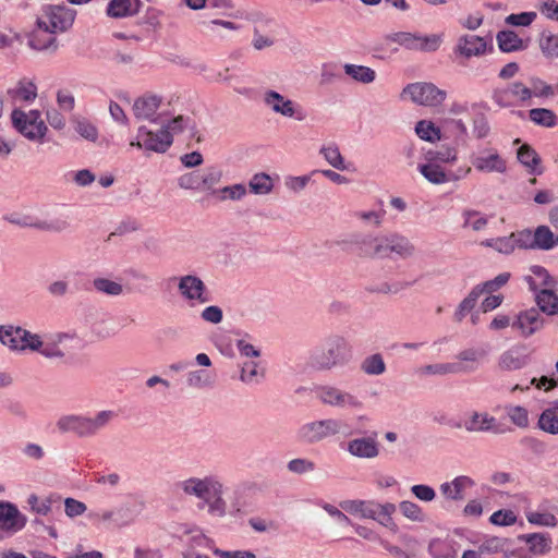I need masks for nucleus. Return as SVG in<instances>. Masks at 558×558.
Returning a JSON list of instances; mask_svg holds the SVG:
<instances>
[{"mask_svg": "<svg viewBox=\"0 0 558 558\" xmlns=\"http://www.w3.org/2000/svg\"><path fill=\"white\" fill-rule=\"evenodd\" d=\"M76 12L65 5L45 4L36 15V28L28 41L35 50L56 51L58 41L56 35L70 29Z\"/></svg>", "mask_w": 558, "mask_h": 558, "instance_id": "f257e3e1", "label": "nucleus"}, {"mask_svg": "<svg viewBox=\"0 0 558 558\" xmlns=\"http://www.w3.org/2000/svg\"><path fill=\"white\" fill-rule=\"evenodd\" d=\"M359 247L360 255L369 258H393L408 259L415 255L416 247L405 235L391 232L381 235H354L350 240Z\"/></svg>", "mask_w": 558, "mask_h": 558, "instance_id": "f03ea898", "label": "nucleus"}, {"mask_svg": "<svg viewBox=\"0 0 558 558\" xmlns=\"http://www.w3.org/2000/svg\"><path fill=\"white\" fill-rule=\"evenodd\" d=\"M16 337H19V352H37L49 360H63L65 353L60 345L73 338L68 332L40 335L22 327H16Z\"/></svg>", "mask_w": 558, "mask_h": 558, "instance_id": "7ed1b4c3", "label": "nucleus"}, {"mask_svg": "<svg viewBox=\"0 0 558 558\" xmlns=\"http://www.w3.org/2000/svg\"><path fill=\"white\" fill-rule=\"evenodd\" d=\"M117 416L112 410H101L94 415L65 414L58 418L56 426L60 433H72L78 438H89L98 435Z\"/></svg>", "mask_w": 558, "mask_h": 558, "instance_id": "20e7f679", "label": "nucleus"}, {"mask_svg": "<svg viewBox=\"0 0 558 558\" xmlns=\"http://www.w3.org/2000/svg\"><path fill=\"white\" fill-rule=\"evenodd\" d=\"M350 347L347 339L340 335H331L324 340L322 347L312 352L310 365L317 371H329L347 363Z\"/></svg>", "mask_w": 558, "mask_h": 558, "instance_id": "39448f33", "label": "nucleus"}, {"mask_svg": "<svg viewBox=\"0 0 558 558\" xmlns=\"http://www.w3.org/2000/svg\"><path fill=\"white\" fill-rule=\"evenodd\" d=\"M4 219L21 228H33L44 232L61 233L70 228L69 216L60 215L50 220H43L32 211H15L4 216Z\"/></svg>", "mask_w": 558, "mask_h": 558, "instance_id": "423d86ee", "label": "nucleus"}, {"mask_svg": "<svg viewBox=\"0 0 558 558\" xmlns=\"http://www.w3.org/2000/svg\"><path fill=\"white\" fill-rule=\"evenodd\" d=\"M447 97V93L433 83L416 82L408 84L401 92V99H410L412 102L425 106H440Z\"/></svg>", "mask_w": 558, "mask_h": 558, "instance_id": "0eeeda50", "label": "nucleus"}, {"mask_svg": "<svg viewBox=\"0 0 558 558\" xmlns=\"http://www.w3.org/2000/svg\"><path fill=\"white\" fill-rule=\"evenodd\" d=\"M317 399L325 405L347 410H362L363 400L355 393L332 385L316 388Z\"/></svg>", "mask_w": 558, "mask_h": 558, "instance_id": "6e6552de", "label": "nucleus"}, {"mask_svg": "<svg viewBox=\"0 0 558 558\" xmlns=\"http://www.w3.org/2000/svg\"><path fill=\"white\" fill-rule=\"evenodd\" d=\"M343 422L340 418H323L302 425L298 432L299 438L305 444H317L339 435Z\"/></svg>", "mask_w": 558, "mask_h": 558, "instance_id": "1a4fd4ad", "label": "nucleus"}, {"mask_svg": "<svg viewBox=\"0 0 558 558\" xmlns=\"http://www.w3.org/2000/svg\"><path fill=\"white\" fill-rule=\"evenodd\" d=\"M386 40L396 43L408 50L422 52H434L440 47L442 43L440 35H421L418 33L410 32H398L389 34L386 36Z\"/></svg>", "mask_w": 558, "mask_h": 558, "instance_id": "9d476101", "label": "nucleus"}, {"mask_svg": "<svg viewBox=\"0 0 558 558\" xmlns=\"http://www.w3.org/2000/svg\"><path fill=\"white\" fill-rule=\"evenodd\" d=\"M11 120L13 126L31 141L41 140L47 132V126L37 110L25 113L21 109H14L11 113Z\"/></svg>", "mask_w": 558, "mask_h": 558, "instance_id": "9b49d317", "label": "nucleus"}, {"mask_svg": "<svg viewBox=\"0 0 558 558\" xmlns=\"http://www.w3.org/2000/svg\"><path fill=\"white\" fill-rule=\"evenodd\" d=\"M221 481L216 475H206L204 477L192 476L179 483L180 489L187 496H194L203 501L217 494L222 487Z\"/></svg>", "mask_w": 558, "mask_h": 558, "instance_id": "f8f14e48", "label": "nucleus"}, {"mask_svg": "<svg viewBox=\"0 0 558 558\" xmlns=\"http://www.w3.org/2000/svg\"><path fill=\"white\" fill-rule=\"evenodd\" d=\"M474 169L482 173H505L507 161L496 148H483L470 156Z\"/></svg>", "mask_w": 558, "mask_h": 558, "instance_id": "ddd939ff", "label": "nucleus"}, {"mask_svg": "<svg viewBox=\"0 0 558 558\" xmlns=\"http://www.w3.org/2000/svg\"><path fill=\"white\" fill-rule=\"evenodd\" d=\"M264 104L275 113L298 121L304 120L305 116L300 106L276 90L267 89L263 94Z\"/></svg>", "mask_w": 558, "mask_h": 558, "instance_id": "4468645a", "label": "nucleus"}, {"mask_svg": "<svg viewBox=\"0 0 558 558\" xmlns=\"http://www.w3.org/2000/svg\"><path fill=\"white\" fill-rule=\"evenodd\" d=\"M178 291L183 300L191 304H205L209 301L204 281L195 275H185L178 279Z\"/></svg>", "mask_w": 558, "mask_h": 558, "instance_id": "2eb2a0df", "label": "nucleus"}, {"mask_svg": "<svg viewBox=\"0 0 558 558\" xmlns=\"http://www.w3.org/2000/svg\"><path fill=\"white\" fill-rule=\"evenodd\" d=\"M135 517L136 514L132 506L128 504L101 512L89 513L92 520H97L119 529L130 525L135 520Z\"/></svg>", "mask_w": 558, "mask_h": 558, "instance_id": "dca6fc26", "label": "nucleus"}, {"mask_svg": "<svg viewBox=\"0 0 558 558\" xmlns=\"http://www.w3.org/2000/svg\"><path fill=\"white\" fill-rule=\"evenodd\" d=\"M496 425V418L487 412L472 411L463 420V422H457L452 424L456 428H464L468 433H488L494 432Z\"/></svg>", "mask_w": 558, "mask_h": 558, "instance_id": "f3484780", "label": "nucleus"}, {"mask_svg": "<svg viewBox=\"0 0 558 558\" xmlns=\"http://www.w3.org/2000/svg\"><path fill=\"white\" fill-rule=\"evenodd\" d=\"M345 450L356 459L372 460L379 456V442L376 436L352 438L347 442Z\"/></svg>", "mask_w": 558, "mask_h": 558, "instance_id": "a211bd4d", "label": "nucleus"}, {"mask_svg": "<svg viewBox=\"0 0 558 558\" xmlns=\"http://www.w3.org/2000/svg\"><path fill=\"white\" fill-rule=\"evenodd\" d=\"M518 539L527 545L526 553L518 550L527 558L545 556L553 548V539L548 533H526L519 535Z\"/></svg>", "mask_w": 558, "mask_h": 558, "instance_id": "6ab92c4d", "label": "nucleus"}, {"mask_svg": "<svg viewBox=\"0 0 558 558\" xmlns=\"http://www.w3.org/2000/svg\"><path fill=\"white\" fill-rule=\"evenodd\" d=\"M26 522V517L14 504L0 500V529L2 531L15 533L22 530Z\"/></svg>", "mask_w": 558, "mask_h": 558, "instance_id": "aec40b11", "label": "nucleus"}, {"mask_svg": "<svg viewBox=\"0 0 558 558\" xmlns=\"http://www.w3.org/2000/svg\"><path fill=\"white\" fill-rule=\"evenodd\" d=\"M543 318L535 308L520 312L512 322V329L524 338L532 336L543 327Z\"/></svg>", "mask_w": 558, "mask_h": 558, "instance_id": "412c9836", "label": "nucleus"}, {"mask_svg": "<svg viewBox=\"0 0 558 558\" xmlns=\"http://www.w3.org/2000/svg\"><path fill=\"white\" fill-rule=\"evenodd\" d=\"M510 541L505 537L489 536L486 537L478 546L477 551L482 555L502 554L504 558H527L518 550L509 549Z\"/></svg>", "mask_w": 558, "mask_h": 558, "instance_id": "4be33fe9", "label": "nucleus"}, {"mask_svg": "<svg viewBox=\"0 0 558 558\" xmlns=\"http://www.w3.org/2000/svg\"><path fill=\"white\" fill-rule=\"evenodd\" d=\"M475 485V482L466 475L454 477L450 482H445L439 486L440 494L451 501H460L465 498V490Z\"/></svg>", "mask_w": 558, "mask_h": 558, "instance_id": "5701e85b", "label": "nucleus"}, {"mask_svg": "<svg viewBox=\"0 0 558 558\" xmlns=\"http://www.w3.org/2000/svg\"><path fill=\"white\" fill-rule=\"evenodd\" d=\"M487 41L477 35H463L459 37L454 51L462 57L470 59L481 57L486 52Z\"/></svg>", "mask_w": 558, "mask_h": 558, "instance_id": "b1692460", "label": "nucleus"}, {"mask_svg": "<svg viewBox=\"0 0 558 558\" xmlns=\"http://www.w3.org/2000/svg\"><path fill=\"white\" fill-rule=\"evenodd\" d=\"M141 133L144 137L143 145L146 150L165 153L173 142L169 130L160 129L158 132H153L145 126H141Z\"/></svg>", "mask_w": 558, "mask_h": 558, "instance_id": "393cba45", "label": "nucleus"}, {"mask_svg": "<svg viewBox=\"0 0 558 558\" xmlns=\"http://www.w3.org/2000/svg\"><path fill=\"white\" fill-rule=\"evenodd\" d=\"M161 98L157 95L146 94L137 98L133 105V111L137 119L151 120L158 108Z\"/></svg>", "mask_w": 558, "mask_h": 558, "instance_id": "a878e982", "label": "nucleus"}, {"mask_svg": "<svg viewBox=\"0 0 558 558\" xmlns=\"http://www.w3.org/2000/svg\"><path fill=\"white\" fill-rule=\"evenodd\" d=\"M8 95L13 102H32L37 97V86L33 81L22 78L14 87L8 89Z\"/></svg>", "mask_w": 558, "mask_h": 558, "instance_id": "bb28decb", "label": "nucleus"}, {"mask_svg": "<svg viewBox=\"0 0 558 558\" xmlns=\"http://www.w3.org/2000/svg\"><path fill=\"white\" fill-rule=\"evenodd\" d=\"M483 356V352L473 348L460 351L457 354V359L459 361L456 363V366L458 367L457 374L475 372L478 368L480 361Z\"/></svg>", "mask_w": 558, "mask_h": 558, "instance_id": "cd10ccee", "label": "nucleus"}, {"mask_svg": "<svg viewBox=\"0 0 558 558\" xmlns=\"http://www.w3.org/2000/svg\"><path fill=\"white\" fill-rule=\"evenodd\" d=\"M141 5V0H111L107 7V14L114 19L132 16L138 13Z\"/></svg>", "mask_w": 558, "mask_h": 558, "instance_id": "c85d7f7f", "label": "nucleus"}, {"mask_svg": "<svg viewBox=\"0 0 558 558\" xmlns=\"http://www.w3.org/2000/svg\"><path fill=\"white\" fill-rule=\"evenodd\" d=\"M535 300L543 313L550 316L558 314V295L553 291V287L541 288Z\"/></svg>", "mask_w": 558, "mask_h": 558, "instance_id": "c756f323", "label": "nucleus"}, {"mask_svg": "<svg viewBox=\"0 0 558 558\" xmlns=\"http://www.w3.org/2000/svg\"><path fill=\"white\" fill-rule=\"evenodd\" d=\"M265 377V368L259 362L246 361L241 365L240 380L248 386L258 385Z\"/></svg>", "mask_w": 558, "mask_h": 558, "instance_id": "7c9ffc66", "label": "nucleus"}, {"mask_svg": "<svg viewBox=\"0 0 558 558\" xmlns=\"http://www.w3.org/2000/svg\"><path fill=\"white\" fill-rule=\"evenodd\" d=\"M532 275L525 277V281L529 284L530 289L533 291H537L544 287H554L556 281L551 278L548 271L538 265L532 266L530 268Z\"/></svg>", "mask_w": 558, "mask_h": 558, "instance_id": "2f4dec72", "label": "nucleus"}, {"mask_svg": "<svg viewBox=\"0 0 558 558\" xmlns=\"http://www.w3.org/2000/svg\"><path fill=\"white\" fill-rule=\"evenodd\" d=\"M518 160L527 169L530 173L541 174L543 172L541 165V157L527 144L522 145L518 149Z\"/></svg>", "mask_w": 558, "mask_h": 558, "instance_id": "473e14b6", "label": "nucleus"}, {"mask_svg": "<svg viewBox=\"0 0 558 558\" xmlns=\"http://www.w3.org/2000/svg\"><path fill=\"white\" fill-rule=\"evenodd\" d=\"M399 541L404 548L392 545L384 538L379 539V544L386 551L396 558H412V555L408 550L416 543L415 539L407 534H402L399 536Z\"/></svg>", "mask_w": 558, "mask_h": 558, "instance_id": "72a5a7b5", "label": "nucleus"}, {"mask_svg": "<svg viewBox=\"0 0 558 558\" xmlns=\"http://www.w3.org/2000/svg\"><path fill=\"white\" fill-rule=\"evenodd\" d=\"M215 381L216 376L207 369H195L186 374V384L194 389L211 388Z\"/></svg>", "mask_w": 558, "mask_h": 558, "instance_id": "f704fd0d", "label": "nucleus"}, {"mask_svg": "<svg viewBox=\"0 0 558 558\" xmlns=\"http://www.w3.org/2000/svg\"><path fill=\"white\" fill-rule=\"evenodd\" d=\"M498 47L502 52L523 50V40L513 31H500L496 36Z\"/></svg>", "mask_w": 558, "mask_h": 558, "instance_id": "c9c22d12", "label": "nucleus"}, {"mask_svg": "<svg viewBox=\"0 0 558 558\" xmlns=\"http://www.w3.org/2000/svg\"><path fill=\"white\" fill-rule=\"evenodd\" d=\"M534 250H551L558 244V236L547 226H538L534 230Z\"/></svg>", "mask_w": 558, "mask_h": 558, "instance_id": "e433bc0d", "label": "nucleus"}, {"mask_svg": "<svg viewBox=\"0 0 558 558\" xmlns=\"http://www.w3.org/2000/svg\"><path fill=\"white\" fill-rule=\"evenodd\" d=\"M375 506H376V502L372 501V500H368V501H366V500H350V501H345L341 505V507L345 511H348L352 514H357L363 519L374 518Z\"/></svg>", "mask_w": 558, "mask_h": 558, "instance_id": "4c0bfd02", "label": "nucleus"}, {"mask_svg": "<svg viewBox=\"0 0 558 558\" xmlns=\"http://www.w3.org/2000/svg\"><path fill=\"white\" fill-rule=\"evenodd\" d=\"M483 294V288L481 286H475L466 298L462 300L459 304L457 311L454 312L456 322L460 323L462 319L471 313L474 306L477 303L478 298Z\"/></svg>", "mask_w": 558, "mask_h": 558, "instance_id": "58836bf2", "label": "nucleus"}, {"mask_svg": "<svg viewBox=\"0 0 558 558\" xmlns=\"http://www.w3.org/2000/svg\"><path fill=\"white\" fill-rule=\"evenodd\" d=\"M397 507L396 505L391 502L386 504H378L376 502L374 512V518H371L372 520L377 521L381 525L389 527L391 531L397 530V525L395 524L392 520V514L395 513Z\"/></svg>", "mask_w": 558, "mask_h": 558, "instance_id": "ea45409f", "label": "nucleus"}, {"mask_svg": "<svg viewBox=\"0 0 558 558\" xmlns=\"http://www.w3.org/2000/svg\"><path fill=\"white\" fill-rule=\"evenodd\" d=\"M92 284L96 292L104 295L118 296L123 293V286L120 282L105 277L94 278Z\"/></svg>", "mask_w": 558, "mask_h": 558, "instance_id": "a19ab883", "label": "nucleus"}, {"mask_svg": "<svg viewBox=\"0 0 558 558\" xmlns=\"http://www.w3.org/2000/svg\"><path fill=\"white\" fill-rule=\"evenodd\" d=\"M23 46V37L16 32L4 33L0 31V50L9 56H16Z\"/></svg>", "mask_w": 558, "mask_h": 558, "instance_id": "79ce46f5", "label": "nucleus"}, {"mask_svg": "<svg viewBox=\"0 0 558 558\" xmlns=\"http://www.w3.org/2000/svg\"><path fill=\"white\" fill-rule=\"evenodd\" d=\"M418 170L422 175L433 184H442L451 181V177H449L444 169L434 163H425L420 165Z\"/></svg>", "mask_w": 558, "mask_h": 558, "instance_id": "37998d69", "label": "nucleus"}, {"mask_svg": "<svg viewBox=\"0 0 558 558\" xmlns=\"http://www.w3.org/2000/svg\"><path fill=\"white\" fill-rule=\"evenodd\" d=\"M343 69L347 75L352 77L354 81L363 84H369L374 82L376 78V72L368 66L357 64H345Z\"/></svg>", "mask_w": 558, "mask_h": 558, "instance_id": "c03bdc74", "label": "nucleus"}, {"mask_svg": "<svg viewBox=\"0 0 558 558\" xmlns=\"http://www.w3.org/2000/svg\"><path fill=\"white\" fill-rule=\"evenodd\" d=\"M360 367L364 374L369 376H379L386 372V363L380 353L366 356Z\"/></svg>", "mask_w": 558, "mask_h": 558, "instance_id": "a18cd8bd", "label": "nucleus"}, {"mask_svg": "<svg viewBox=\"0 0 558 558\" xmlns=\"http://www.w3.org/2000/svg\"><path fill=\"white\" fill-rule=\"evenodd\" d=\"M509 421L519 428H526L530 425L529 411L522 405L507 404L504 408Z\"/></svg>", "mask_w": 558, "mask_h": 558, "instance_id": "49530a36", "label": "nucleus"}, {"mask_svg": "<svg viewBox=\"0 0 558 558\" xmlns=\"http://www.w3.org/2000/svg\"><path fill=\"white\" fill-rule=\"evenodd\" d=\"M538 426L546 433H558V403L554 407L545 409L542 412L538 418Z\"/></svg>", "mask_w": 558, "mask_h": 558, "instance_id": "de8ad7c7", "label": "nucleus"}, {"mask_svg": "<svg viewBox=\"0 0 558 558\" xmlns=\"http://www.w3.org/2000/svg\"><path fill=\"white\" fill-rule=\"evenodd\" d=\"M527 356L515 351L505 352L499 360V366L506 371L521 369L527 364Z\"/></svg>", "mask_w": 558, "mask_h": 558, "instance_id": "09e8293b", "label": "nucleus"}, {"mask_svg": "<svg viewBox=\"0 0 558 558\" xmlns=\"http://www.w3.org/2000/svg\"><path fill=\"white\" fill-rule=\"evenodd\" d=\"M248 187L256 195H267L272 191L274 182L268 174L260 172L251 178Z\"/></svg>", "mask_w": 558, "mask_h": 558, "instance_id": "8fccbe9b", "label": "nucleus"}, {"mask_svg": "<svg viewBox=\"0 0 558 558\" xmlns=\"http://www.w3.org/2000/svg\"><path fill=\"white\" fill-rule=\"evenodd\" d=\"M456 363L427 364L417 369L421 376H447L457 374Z\"/></svg>", "mask_w": 558, "mask_h": 558, "instance_id": "3c124183", "label": "nucleus"}, {"mask_svg": "<svg viewBox=\"0 0 558 558\" xmlns=\"http://www.w3.org/2000/svg\"><path fill=\"white\" fill-rule=\"evenodd\" d=\"M529 117L535 124L545 128H554L558 121L556 113L553 110L546 108L531 109L529 111Z\"/></svg>", "mask_w": 558, "mask_h": 558, "instance_id": "603ef678", "label": "nucleus"}, {"mask_svg": "<svg viewBox=\"0 0 558 558\" xmlns=\"http://www.w3.org/2000/svg\"><path fill=\"white\" fill-rule=\"evenodd\" d=\"M319 153L324 156L325 160L335 169L343 171L348 167L344 159L339 150V147L335 144L325 145L320 148Z\"/></svg>", "mask_w": 558, "mask_h": 558, "instance_id": "864d4df0", "label": "nucleus"}, {"mask_svg": "<svg viewBox=\"0 0 558 558\" xmlns=\"http://www.w3.org/2000/svg\"><path fill=\"white\" fill-rule=\"evenodd\" d=\"M415 132L417 136L427 142H435L440 140V130L427 120H421L416 123Z\"/></svg>", "mask_w": 558, "mask_h": 558, "instance_id": "5fc2aeb1", "label": "nucleus"}, {"mask_svg": "<svg viewBox=\"0 0 558 558\" xmlns=\"http://www.w3.org/2000/svg\"><path fill=\"white\" fill-rule=\"evenodd\" d=\"M222 171L218 167H208L201 172V190L216 191L214 187L221 181Z\"/></svg>", "mask_w": 558, "mask_h": 558, "instance_id": "6e6d98bb", "label": "nucleus"}, {"mask_svg": "<svg viewBox=\"0 0 558 558\" xmlns=\"http://www.w3.org/2000/svg\"><path fill=\"white\" fill-rule=\"evenodd\" d=\"M287 470L295 475H305L315 472L316 463L306 458H295L287 463Z\"/></svg>", "mask_w": 558, "mask_h": 558, "instance_id": "4d7b16f0", "label": "nucleus"}, {"mask_svg": "<svg viewBox=\"0 0 558 558\" xmlns=\"http://www.w3.org/2000/svg\"><path fill=\"white\" fill-rule=\"evenodd\" d=\"M463 217V228H471L473 231H481L487 226V218L482 216L476 210H464L462 214Z\"/></svg>", "mask_w": 558, "mask_h": 558, "instance_id": "13d9d810", "label": "nucleus"}, {"mask_svg": "<svg viewBox=\"0 0 558 558\" xmlns=\"http://www.w3.org/2000/svg\"><path fill=\"white\" fill-rule=\"evenodd\" d=\"M223 486L217 490V494H213L210 498L206 499L205 502L208 507V512L214 515L223 517L227 511V504L223 499Z\"/></svg>", "mask_w": 558, "mask_h": 558, "instance_id": "bf43d9fd", "label": "nucleus"}, {"mask_svg": "<svg viewBox=\"0 0 558 558\" xmlns=\"http://www.w3.org/2000/svg\"><path fill=\"white\" fill-rule=\"evenodd\" d=\"M400 512L408 519L422 522L424 520V512L422 508L413 501L403 500L399 504Z\"/></svg>", "mask_w": 558, "mask_h": 558, "instance_id": "052dcab7", "label": "nucleus"}, {"mask_svg": "<svg viewBox=\"0 0 558 558\" xmlns=\"http://www.w3.org/2000/svg\"><path fill=\"white\" fill-rule=\"evenodd\" d=\"M214 193H218L220 196V201L231 199L239 201L246 194L245 185L238 183L230 186H225L218 191H214Z\"/></svg>", "mask_w": 558, "mask_h": 558, "instance_id": "680f3d73", "label": "nucleus"}, {"mask_svg": "<svg viewBox=\"0 0 558 558\" xmlns=\"http://www.w3.org/2000/svg\"><path fill=\"white\" fill-rule=\"evenodd\" d=\"M0 342L13 351L19 350V337H16V327L0 326Z\"/></svg>", "mask_w": 558, "mask_h": 558, "instance_id": "e2e57ef3", "label": "nucleus"}, {"mask_svg": "<svg viewBox=\"0 0 558 558\" xmlns=\"http://www.w3.org/2000/svg\"><path fill=\"white\" fill-rule=\"evenodd\" d=\"M526 519L530 523L536 524L539 526L553 527V526H556V524H557L556 517L549 512H536V511L529 512L526 514Z\"/></svg>", "mask_w": 558, "mask_h": 558, "instance_id": "0e129e2a", "label": "nucleus"}, {"mask_svg": "<svg viewBox=\"0 0 558 558\" xmlns=\"http://www.w3.org/2000/svg\"><path fill=\"white\" fill-rule=\"evenodd\" d=\"M539 46L546 56L558 57V34H544Z\"/></svg>", "mask_w": 558, "mask_h": 558, "instance_id": "69168bd1", "label": "nucleus"}, {"mask_svg": "<svg viewBox=\"0 0 558 558\" xmlns=\"http://www.w3.org/2000/svg\"><path fill=\"white\" fill-rule=\"evenodd\" d=\"M75 131L85 140L95 142L98 137V131L94 124L86 120L75 121Z\"/></svg>", "mask_w": 558, "mask_h": 558, "instance_id": "338daca9", "label": "nucleus"}, {"mask_svg": "<svg viewBox=\"0 0 558 558\" xmlns=\"http://www.w3.org/2000/svg\"><path fill=\"white\" fill-rule=\"evenodd\" d=\"M410 490L415 498L424 502H430L436 498L435 489L425 484L413 485Z\"/></svg>", "mask_w": 558, "mask_h": 558, "instance_id": "774afa93", "label": "nucleus"}]
</instances>
